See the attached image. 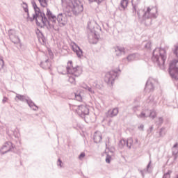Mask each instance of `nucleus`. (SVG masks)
Returning <instances> with one entry per match:
<instances>
[{
    "mask_svg": "<svg viewBox=\"0 0 178 178\" xmlns=\"http://www.w3.org/2000/svg\"><path fill=\"white\" fill-rule=\"evenodd\" d=\"M156 13H158V8L156 6L147 7V10H139L138 11V17L140 23L146 26L152 24V19H156Z\"/></svg>",
    "mask_w": 178,
    "mask_h": 178,
    "instance_id": "1",
    "label": "nucleus"
},
{
    "mask_svg": "<svg viewBox=\"0 0 178 178\" xmlns=\"http://www.w3.org/2000/svg\"><path fill=\"white\" fill-rule=\"evenodd\" d=\"M61 0L62 6L66 8L67 12L70 13L72 12L73 15L77 16L84 10L83 4L80 1L76 0Z\"/></svg>",
    "mask_w": 178,
    "mask_h": 178,
    "instance_id": "2",
    "label": "nucleus"
},
{
    "mask_svg": "<svg viewBox=\"0 0 178 178\" xmlns=\"http://www.w3.org/2000/svg\"><path fill=\"white\" fill-rule=\"evenodd\" d=\"M166 50L163 48H156L152 53V60L157 65L160 69H165V61L166 60Z\"/></svg>",
    "mask_w": 178,
    "mask_h": 178,
    "instance_id": "3",
    "label": "nucleus"
},
{
    "mask_svg": "<svg viewBox=\"0 0 178 178\" xmlns=\"http://www.w3.org/2000/svg\"><path fill=\"white\" fill-rule=\"evenodd\" d=\"M66 70L67 74H71V76H69L68 81L71 84L76 86V78L74 77H79V76H80L81 73H83V70L81 69V67H73V62L72 60H70L67 63Z\"/></svg>",
    "mask_w": 178,
    "mask_h": 178,
    "instance_id": "4",
    "label": "nucleus"
},
{
    "mask_svg": "<svg viewBox=\"0 0 178 178\" xmlns=\"http://www.w3.org/2000/svg\"><path fill=\"white\" fill-rule=\"evenodd\" d=\"M34 10L35 14L33 15V18H31V22H34V20H35L36 26L42 28V25H41V23L38 22L39 19L43 24V26H47V22H48V18L47 17L45 13H42L39 7H37Z\"/></svg>",
    "mask_w": 178,
    "mask_h": 178,
    "instance_id": "5",
    "label": "nucleus"
},
{
    "mask_svg": "<svg viewBox=\"0 0 178 178\" xmlns=\"http://www.w3.org/2000/svg\"><path fill=\"white\" fill-rule=\"evenodd\" d=\"M69 106L70 108H76V112L79 115V116L82 118V119H84L90 114V109H88V107L85 105L74 106L69 104Z\"/></svg>",
    "mask_w": 178,
    "mask_h": 178,
    "instance_id": "6",
    "label": "nucleus"
},
{
    "mask_svg": "<svg viewBox=\"0 0 178 178\" xmlns=\"http://www.w3.org/2000/svg\"><path fill=\"white\" fill-rule=\"evenodd\" d=\"M119 74L117 70H111L107 72L104 77V81L108 86H113V83H115V79H118Z\"/></svg>",
    "mask_w": 178,
    "mask_h": 178,
    "instance_id": "7",
    "label": "nucleus"
},
{
    "mask_svg": "<svg viewBox=\"0 0 178 178\" xmlns=\"http://www.w3.org/2000/svg\"><path fill=\"white\" fill-rule=\"evenodd\" d=\"M14 148L15 146H13V143H12V142H6L1 147L0 152L2 155H5V154H8V152L13 151Z\"/></svg>",
    "mask_w": 178,
    "mask_h": 178,
    "instance_id": "8",
    "label": "nucleus"
},
{
    "mask_svg": "<svg viewBox=\"0 0 178 178\" xmlns=\"http://www.w3.org/2000/svg\"><path fill=\"white\" fill-rule=\"evenodd\" d=\"M154 83H155V79L152 78H149L145 86V90L146 91V92H152L154 90H155Z\"/></svg>",
    "mask_w": 178,
    "mask_h": 178,
    "instance_id": "9",
    "label": "nucleus"
},
{
    "mask_svg": "<svg viewBox=\"0 0 178 178\" xmlns=\"http://www.w3.org/2000/svg\"><path fill=\"white\" fill-rule=\"evenodd\" d=\"M8 36L13 44H19L20 42V38L16 35V31L15 29H10L8 31Z\"/></svg>",
    "mask_w": 178,
    "mask_h": 178,
    "instance_id": "10",
    "label": "nucleus"
},
{
    "mask_svg": "<svg viewBox=\"0 0 178 178\" xmlns=\"http://www.w3.org/2000/svg\"><path fill=\"white\" fill-rule=\"evenodd\" d=\"M57 17L53 15L47 19L46 22L47 29L50 30V29H55V24H56Z\"/></svg>",
    "mask_w": 178,
    "mask_h": 178,
    "instance_id": "11",
    "label": "nucleus"
},
{
    "mask_svg": "<svg viewBox=\"0 0 178 178\" xmlns=\"http://www.w3.org/2000/svg\"><path fill=\"white\" fill-rule=\"evenodd\" d=\"M133 144V139L129 138L127 140L124 139H122L119 141L118 145L120 148H123L124 145H127V147H129V148H131V145Z\"/></svg>",
    "mask_w": 178,
    "mask_h": 178,
    "instance_id": "12",
    "label": "nucleus"
},
{
    "mask_svg": "<svg viewBox=\"0 0 178 178\" xmlns=\"http://www.w3.org/2000/svg\"><path fill=\"white\" fill-rule=\"evenodd\" d=\"M98 87H99V85L95 82V85H93L92 87L88 86L87 84L82 85V88H84V90L88 91L90 94H95V88H98Z\"/></svg>",
    "mask_w": 178,
    "mask_h": 178,
    "instance_id": "13",
    "label": "nucleus"
},
{
    "mask_svg": "<svg viewBox=\"0 0 178 178\" xmlns=\"http://www.w3.org/2000/svg\"><path fill=\"white\" fill-rule=\"evenodd\" d=\"M72 51L75 52L77 57L79 58L80 59H81L82 57L83 56V50L80 48V47L76 45V43H74V45H72Z\"/></svg>",
    "mask_w": 178,
    "mask_h": 178,
    "instance_id": "14",
    "label": "nucleus"
},
{
    "mask_svg": "<svg viewBox=\"0 0 178 178\" xmlns=\"http://www.w3.org/2000/svg\"><path fill=\"white\" fill-rule=\"evenodd\" d=\"M93 140L96 144H99L102 141V134L100 131H95L93 135Z\"/></svg>",
    "mask_w": 178,
    "mask_h": 178,
    "instance_id": "15",
    "label": "nucleus"
},
{
    "mask_svg": "<svg viewBox=\"0 0 178 178\" xmlns=\"http://www.w3.org/2000/svg\"><path fill=\"white\" fill-rule=\"evenodd\" d=\"M131 3H132V13L134 16H136L137 15V13L138 12V10L137 11V9L138 8V3H140V0H131Z\"/></svg>",
    "mask_w": 178,
    "mask_h": 178,
    "instance_id": "16",
    "label": "nucleus"
},
{
    "mask_svg": "<svg viewBox=\"0 0 178 178\" xmlns=\"http://www.w3.org/2000/svg\"><path fill=\"white\" fill-rule=\"evenodd\" d=\"M127 59L128 62L138 60V59H140V54H138V53L131 54L127 57Z\"/></svg>",
    "mask_w": 178,
    "mask_h": 178,
    "instance_id": "17",
    "label": "nucleus"
},
{
    "mask_svg": "<svg viewBox=\"0 0 178 178\" xmlns=\"http://www.w3.org/2000/svg\"><path fill=\"white\" fill-rule=\"evenodd\" d=\"M119 113V108H115L113 110H108L106 114L107 118H113L118 116Z\"/></svg>",
    "mask_w": 178,
    "mask_h": 178,
    "instance_id": "18",
    "label": "nucleus"
},
{
    "mask_svg": "<svg viewBox=\"0 0 178 178\" xmlns=\"http://www.w3.org/2000/svg\"><path fill=\"white\" fill-rule=\"evenodd\" d=\"M26 104L29 105L31 109H33V111H38V106H37L35 103H34V102L30 99V97L26 99Z\"/></svg>",
    "mask_w": 178,
    "mask_h": 178,
    "instance_id": "19",
    "label": "nucleus"
},
{
    "mask_svg": "<svg viewBox=\"0 0 178 178\" xmlns=\"http://www.w3.org/2000/svg\"><path fill=\"white\" fill-rule=\"evenodd\" d=\"M115 52L116 56H122V55H124V54H126V51H124V47H115Z\"/></svg>",
    "mask_w": 178,
    "mask_h": 178,
    "instance_id": "20",
    "label": "nucleus"
},
{
    "mask_svg": "<svg viewBox=\"0 0 178 178\" xmlns=\"http://www.w3.org/2000/svg\"><path fill=\"white\" fill-rule=\"evenodd\" d=\"M40 66L42 67V69L48 70L51 69V62H49V59H47L45 61L40 63Z\"/></svg>",
    "mask_w": 178,
    "mask_h": 178,
    "instance_id": "21",
    "label": "nucleus"
},
{
    "mask_svg": "<svg viewBox=\"0 0 178 178\" xmlns=\"http://www.w3.org/2000/svg\"><path fill=\"white\" fill-rule=\"evenodd\" d=\"M152 161L150 160L146 167L144 170H140V173L141 174L142 177L144 178L145 173H149V168H151V163Z\"/></svg>",
    "mask_w": 178,
    "mask_h": 178,
    "instance_id": "22",
    "label": "nucleus"
},
{
    "mask_svg": "<svg viewBox=\"0 0 178 178\" xmlns=\"http://www.w3.org/2000/svg\"><path fill=\"white\" fill-rule=\"evenodd\" d=\"M17 98V99H19V101H21L22 102H24V101H26V102H27V99H29V97L26 95L17 94L15 96V101H16Z\"/></svg>",
    "mask_w": 178,
    "mask_h": 178,
    "instance_id": "23",
    "label": "nucleus"
},
{
    "mask_svg": "<svg viewBox=\"0 0 178 178\" xmlns=\"http://www.w3.org/2000/svg\"><path fill=\"white\" fill-rule=\"evenodd\" d=\"M63 19H64V17H63V13H60V14H58V16H57V22H58V23H59L60 24H63Z\"/></svg>",
    "mask_w": 178,
    "mask_h": 178,
    "instance_id": "24",
    "label": "nucleus"
},
{
    "mask_svg": "<svg viewBox=\"0 0 178 178\" xmlns=\"http://www.w3.org/2000/svg\"><path fill=\"white\" fill-rule=\"evenodd\" d=\"M129 4L128 0H122L120 1V6L122 8V9H126L127 8V5Z\"/></svg>",
    "mask_w": 178,
    "mask_h": 178,
    "instance_id": "25",
    "label": "nucleus"
},
{
    "mask_svg": "<svg viewBox=\"0 0 178 178\" xmlns=\"http://www.w3.org/2000/svg\"><path fill=\"white\" fill-rule=\"evenodd\" d=\"M165 135H166V128L165 127L161 128L159 131V136L161 137H165Z\"/></svg>",
    "mask_w": 178,
    "mask_h": 178,
    "instance_id": "26",
    "label": "nucleus"
},
{
    "mask_svg": "<svg viewBox=\"0 0 178 178\" xmlns=\"http://www.w3.org/2000/svg\"><path fill=\"white\" fill-rule=\"evenodd\" d=\"M90 33H91L92 37H94V38H95V40H98L99 38V35H98V33H97V31H95V30L90 29Z\"/></svg>",
    "mask_w": 178,
    "mask_h": 178,
    "instance_id": "27",
    "label": "nucleus"
},
{
    "mask_svg": "<svg viewBox=\"0 0 178 178\" xmlns=\"http://www.w3.org/2000/svg\"><path fill=\"white\" fill-rule=\"evenodd\" d=\"M22 6L24 9V11L26 13H29V6L27 5V3L23 1Z\"/></svg>",
    "mask_w": 178,
    "mask_h": 178,
    "instance_id": "28",
    "label": "nucleus"
},
{
    "mask_svg": "<svg viewBox=\"0 0 178 178\" xmlns=\"http://www.w3.org/2000/svg\"><path fill=\"white\" fill-rule=\"evenodd\" d=\"M41 6H42V8H47V6H48V3H47V0H38Z\"/></svg>",
    "mask_w": 178,
    "mask_h": 178,
    "instance_id": "29",
    "label": "nucleus"
},
{
    "mask_svg": "<svg viewBox=\"0 0 178 178\" xmlns=\"http://www.w3.org/2000/svg\"><path fill=\"white\" fill-rule=\"evenodd\" d=\"M156 123L158 126H162V124H163V118L162 117H159L156 121Z\"/></svg>",
    "mask_w": 178,
    "mask_h": 178,
    "instance_id": "30",
    "label": "nucleus"
},
{
    "mask_svg": "<svg viewBox=\"0 0 178 178\" xmlns=\"http://www.w3.org/2000/svg\"><path fill=\"white\" fill-rule=\"evenodd\" d=\"M74 95L76 101H79V102L82 101L83 98L81 97V95L74 93Z\"/></svg>",
    "mask_w": 178,
    "mask_h": 178,
    "instance_id": "31",
    "label": "nucleus"
},
{
    "mask_svg": "<svg viewBox=\"0 0 178 178\" xmlns=\"http://www.w3.org/2000/svg\"><path fill=\"white\" fill-rule=\"evenodd\" d=\"M3 66H5V61H3V58L0 56V71L3 69Z\"/></svg>",
    "mask_w": 178,
    "mask_h": 178,
    "instance_id": "32",
    "label": "nucleus"
},
{
    "mask_svg": "<svg viewBox=\"0 0 178 178\" xmlns=\"http://www.w3.org/2000/svg\"><path fill=\"white\" fill-rule=\"evenodd\" d=\"M149 116L152 118V119H155V118H156V113L154 111H150Z\"/></svg>",
    "mask_w": 178,
    "mask_h": 178,
    "instance_id": "33",
    "label": "nucleus"
},
{
    "mask_svg": "<svg viewBox=\"0 0 178 178\" xmlns=\"http://www.w3.org/2000/svg\"><path fill=\"white\" fill-rule=\"evenodd\" d=\"M46 16H47L48 19L54 16V14H52V12H51V10H49V8H47Z\"/></svg>",
    "mask_w": 178,
    "mask_h": 178,
    "instance_id": "34",
    "label": "nucleus"
},
{
    "mask_svg": "<svg viewBox=\"0 0 178 178\" xmlns=\"http://www.w3.org/2000/svg\"><path fill=\"white\" fill-rule=\"evenodd\" d=\"M178 148L172 149V155L175 156V159L177 158Z\"/></svg>",
    "mask_w": 178,
    "mask_h": 178,
    "instance_id": "35",
    "label": "nucleus"
},
{
    "mask_svg": "<svg viewBox=\"0 0 178 178\" xmlns=\"http://www.w3.org/2000/svg\"><path fill=\"white\" fill-rule=\"evenodd\" d=\"M138 118H140V119H144V118H148V115L144 112L140 113L139 115H138Z\"/></svg>",
    "mask_w": 178,
    "mask_h": 178,
    "instance_id": "36",
    "label": "nucleus"
},
{
    "mask_svg": "<svg viewBox=\"0 0 178 178\" xmlns=\"http://www.w3.org/2000/svg\"><path fill=\"white\" fill-rule=\"evenodd\" d=\"M111 159H112V156L109 154H106V163H111Z\"/></svg>",
    "mask_w": 178,
    "mask_h": 178,
    "instance_id": "37",
    "label": "nucleus"
},
{
    "mask_svg": "<svg viewBox=\"0 0 178 178\" xmlns=\"http://www.w3.org/2000/svg\"><path fill=\"white\" fill-rule=\"evenodd\" d=\"M89 2H96L97 5H100L102 2H104V0H89Z\"/></svg>",
    "mask_w": 178,
    "mask_h": 178,
    "instance_id": "38",
    "label": "nucleus"
},
{
    "mask_svg": "<svg viewBox=\"0 0 178 178\" xmlns=\"http://www.w3.org/2000/svg\"><path fill=\"white\" fill-rule=\"evenodd\" d=\"M145 48H146V49H151V42H147L145 44Z\"/></svg>",
    "mask_w": 178,
    "mask_h": 178,
    "instance_id": "39",
    "label": "nucleus"
},
{
    "mask_svg": "<svg viewBox=\"0 0 178 178\" xmlns=\"http://www.w3.org/2000/svg\"><path fill=\"white\" fill-rule=\"evenodd\" d=\"M40 38L43 44H45V42H47V39H45V36H44V33H41Z\"/></svg>",
    "mask_w": 178,
    "mask_h": 178,
    "instance_id": "40",
    "label": "nucleus"
},
{
    "mask_svg": "<svg viewBox=\"0 0 178 178\" xmlns=\"http://www.w3.org/2000/svg\"><path fill=\"white\" fill-rule=\"evenodd\" d=\"M27 13V17H26L27 21H28V22H31V19H33V17H31L30 16V13H29V10H28V13Z\"/></svg>",
    "mask_w": 178,
    "mask_h": 178,
    "instance_id": "41",
    "label": "nucleus"
},
{
    "mask_svg": "<svg viewBox=\"0 0 178 178\" xmlns=\"http://www.w3.org/2000/svg\"><path fill=\"white\" fill-rule=\"evenodd\" d=\"M31 3H32V6L34 10H35V8H38V6H37V3H35V1H32Z\"/></svg>",
    "mask_w": 178,
    "mask_h": 178,
    "instance_id": "42",
    "label": "nucleus"
},
{
    "mask_svg": "<svg viewBox=\"0 0 178 178\" xmlns=\"http://www.w3.org/2000/svg\"><path fill=\"white\" fill-rule=\"evenodd\" d=\"M31 3H32V6L34 10H35V8H38V6H37V3H35V1H32Z\"/></svg>",
    "mask_w": 178,
    "mask_h": 178,
    "instance_id": "43",
    "label": "nucleus"
},
{
    "mask_svg": "<svg viewBox=\"0 0 178 178\" xmlns=\"http://www.w3.org/2000/svg\"><path fill=\"white\" fill-rule=\"evenodd\" d=\"M152 130H154V127L151 126L149 129H147V134H151L152 133Z\"/></svg>",
    "mask_w": 178,
    "mask_h": 178,
    "instance_id": "44",
    "label": "nucleus"
},
{
    "mask_svg": "<svg viewBox=\"0 0 178 178\" xmlns=\"http://www.w3.org/2000/svg\"><path fill=\"white\" fill-rule=\"evenodd\" d=\"M84 156H86V153L82 152L80 154V155L79 156V159H82L83 158H84Z\"/></svg>",
    "mask_w": 178,
    "mask_h": 178,
    "instance_id": "45",
    "label": "nucleus"
},
{
    "mask_svg": "<svg viewBox=\"0 0 178 178\" xmlns=\"http://www.w3.org/2000/svg\"><path fill=\"white\" fill-rule=\"evenodd\" d=\"M57 165L58 166H60V168H62V160H60V159H58Z\"/></svg>",
    "mask_w": 178,
    "mask_h": 178,
    "instance_id": "46",
    "label": "nucleus"
},
{
    "mask_svg": "<svg viewBox=\"0 0 178 178\" xmlns=\"http://www.w3.org/2000/svg\"><path fill=\"white\" fill-rule=\"evenodd\" d=\"M138 129L141 130V131H144V124H140Z\"/></svg>",
    "mask_w": 178,
    "mask_h": 178,
    "instance_id": "47",
    "label": "nucleus"
},
{
    "mask_svg": "<svg viewBox=\"0 0 178 178\" xmlns=\"http://www.w3.org/2000/svg\"><path fill=\"white\" fill-rule=\"evenodd\" d=\"M8 102V97H3V99H2V103L3 104H5V103H6Z\"/></svg>",
    "mask_w": 178,
    "mask_h": 178,
    "instance_id": "48",
    "label": "nucleus"
},
{
    "mask_svg": "<svg viewBox=\"0 0 178 178\" xmlns=\"http://www.w3.org/2000/svg\"><path fill=\"white\" fill-rule=\"evenodd\" d=\"M36 34H37V35H40V36H41V34H42V32H41V31H40V29H37L36 30Z\"/></svg>",
    "mask_w": 178,
    "mask_h": 178,
    "instance_id": "49",
    "label": "nucleus"
},
{
    "mask_svg": "<svg viewBox=\"0 0 178 178\" xmlns=\"http://www.w3.org/2000/svg\"><path fill=\"white\" fill-rule=\"evenodd\" d=\"M138 108H140L139 106H135L134 107H133L134 112H137V109H138Z\"/></svg>",
    "mask_w": 178,
    "mask_h": 178,
    "instance_id": "50",
    "label": "nucleus"
},
{
    "mask_svg": "<svg viewBox=\"0 0 178 178\" xmlns=\"http://www.w3.org/2000/svg\"><path fill=\"white\" fill-rule=\"evenodd\" d=\"M13 134H14L15 138H19V135L17 134V131H14Z\"/></svg>",
    "mask_w": 178,
    "mask_h": 178,
    "instance_id": "51",
    "label": "nucleus"
},
{
    "mask_svg": "<svg viewBox=\"0 0 178 178\" xmlns=\"http://www.w3.org/2000/svg\"><path fill=\"white\" fill-rule=\"evenodd\" d=\"M178 147V143H175L173 147H172V149H176Z\"/></svg>",
    "mask_w": 178,
    "mask_h": 178,
    "instance_id": "52",
    "label": "nucleus"
},
{
    "mask_svg": "<svg viewBox=\"0 0 178 178\" xmlns=\"http://www.w3.org/2000/svg\"><path fill=\"white\" fill-rule=\"evenodd\" d=\"M149 99L150 101H154V97H152V96L149 97Z\"/></svg>",
    "mask_w": 178,
    "mask_h": 178,
    "instance_id": "53",
    "label": "nucleus"
},
{
    "mask_svg": "<svg viewBox=\"0 0 178 178\" xmlns=\"http://www.w3.org/2000/svg\"><path fill=\"white\" fill-rule=\"evenodd\" d=\"M135 144H138V139L137 138L135 139Z\"/></svg>",
    "mask_w": 178,
    "mask_h": 178,
    "instance_id": "54",
    "label": "nucleus"
},
{
    "mask_svg": "<svg viewBox=\"0 0 178 178\" xmlns=\"http://www.w3.org/2000/svg\"><path fill=\"white\" fill-rule=\"evenodd\" d=\"M108 146V145L106 143V147H107Z\"/></svg>",
    "mask_w": 178,
    "mask_h": 178,
    "instance_id": "55",
    "label": "nucleus"
},
{
    "mask_svg": "<svg viewBox=\"0 0 178 178\" xmlns=\"http://www.w3.org/2000/svg\"><path fill=\"white\" fill-rule=\"evenodd\" d=\"M118 72H120V70H118Z\"/></svg>",
    "mask_w": 178,
    "mask_h": 178,
    "instance_id": "56",
    "label": "nucleus"
},
{
    "mask_svg": "<svg viewBox=\"0 0 178 178\" xmlns=\"http://www.w3.org/2000/svg\"><path fill=\"white\" fill-rule=\"evenodd\" d=\"M177 3H178V0H177Z\"/></svg>",
    "mask_w": 178,
    "mask_h": 178,
    "instance_id": "57",
    "label": "nucleus"
}]
</instances>
